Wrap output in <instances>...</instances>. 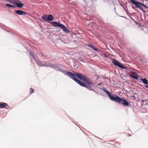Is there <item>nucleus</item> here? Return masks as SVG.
Listing matches in <instances>:
<instances>
[{
	"label": "nucleus",
	"instance_id": "nucleus-19",
	"mask_svg": "<svg viewBox=\"0 0 148 148\" xmlns=\"http://www.w3.org/2000/svg\"><path fill=\"white\" fill-rule=\"evenodd\" d=\"M92 49L96 51H99V49H97V48H95L94 47H93L92 48Z\"/></svg>",
	"mask_w": 148,
	"mask_h": 148
},
{
	"label": "nucleus",
	"instance_id": "nucleus-20",
	"mask_svg": "<svg viewBox=\"0 0 148 148\" xmlns=\"http://www.w3.org/2000/svg\"><path fill=\"white\" fill-rule=\"evenodd\" d=\"M88 46L89 47H90L92 48V49L93 47L92 45H90V44H89Z\"/></svg>",
	"mask_w": 148,
	"mask_h": 148
},
{
	"label": "nucleus",
	"instance_id": "nucleus-11",
	"mask_svg": "<svg viewBox=\"0 0 148 148\" xmlns=\"http://www.w3.org/2000/svg\"><path fill=\"white\" fill-rule=\"evenodd\" d=\"M141 101L145 105H148V99L142 100Z\"/></svg>",
	"mask_w": 148,
	"mask_h": 148
},
{
	"label": "nucleus",
	"instance_id": "nucleus-6",
	"mask_svg": "<svg viewBox=\"0 0 148 148\" xmlns=\"http://www.w3.org/2000/svg\"><path fill=\"white\" fill-rule=\"evenodd\" d=\"M60 27L63 30V31H64V32L67 33H69V31L66 28V27L62 24H61V25Z\"/></svg>",
	"mask_w": 148,
	"mask_h": 148
},
{
	"label": "nucleus",
	"instance_id": "nucleus-4",
	"mask_svg": "<svg viewBox=\"0 0 148 148\" xmlns=\"http://www.w3.org/2000/svg\"><path fill=\"white\" fill-rule=\"evenodd\" d=\"M112 62L115 65L117 66H118L119 67L123 68V69H126V67H125L123 66L122 65V64L120 63L118 61L116 60L115 59H112Z\"/></svg>",
	"mask_w": 148,
	"mask_h": 148
},
{
	"label": "nucleus",
	"instance_id": "nucleus-2",
	"mask_svg": "<svg viewBox=\"0 0 148 148\" xmlns=\"http://www.w3.org/2000/svg\"><path fill=\"white\" fill-rule=\"evenodd\" d=\"M103 91L107 94L110 99L111 100L114 101L119 103H121L124 106L126 107L129 106V103L127 101H126L123 98H120L116 95H114L113 96H112L111 95L110 93L105 89H104Z\"/></svg>",
	"mask_w": 148,
	"mask_h": 148
},
{
	"label": "nucleus",
	"instance_id": "nucleus-7",
	"mask_svg": "<svg viewBox=\"0 0 148 148\" xmlns=\"http://www.w3.org/2000/svg\"><path fill=\"white\" fill-rule=\"evenodd\" d=\"M15 12L18 15H25L26 14V13L21 10L15 11Z\"/></svg>",
	"mask_w": 148,
	"mask_h": 148
},
{
	"label": "nucleus",
	"instance_id": "nucleus-16",
	"mask_svg": "<svg viewBox=\"0 0 148 148\" xmlns=\"http://www.w3.org/2000/svg\"><path fill=\"white\" fill-rule=\"evenodd\" d=\"M130 75V77H132L133 78H134V79H138V77L137 76H136L133 75Z\"/></svg>",
	"mask_w": 148,
	"mask_h": 148
},
{
	"label": "nucleus",
	"instance_id": "nucleus-22",
	"mask_svg": "<svg viewBox=\"0 0 148 148\" xmlns=\"http://www.w3.org/2000/svg\"><path fill=\"white\" fill-rule=\"evenodd\" d=\"M41 54H42V55L43 53H41Z\"/></svg>",
	"mask_w": 148,
	"mask_h": 148
},
{
	"label": "nucleus",
	"instance_id": "nucleus-15",
	"mask_svg": "<svg viewBox=\"0 0 148 148\" xmlns=\"http://www.w3.org/2000/svg\"><path fill=\"white\" fill-rule=\"evenodd\" d=\"M30 94H32V93L34 92V90L32 88H30Z\"/></svg>",
	"mask_w": 148,
	"mask_h": 148
},
{
	"label": "nucleus",
	"instance_id": "nucleus-3",
	"mask_svg": "<svg viewBox=\"0 0 148 148\" xmlns=\"http://www.w3.org/2000/svg\"><path fill=\"white\" fill-rule=\"evenodd\" d=\"M132 3L134 4L136 8H138L141 10L145 12V11L143 9L142 6L144 7L145 9L146 10L147 9H148V7L144 4L142 3H141L136 1L135 0H130Z\"/></svg>",
	"mask_w": 148,
	"mask_h": 148
},
{
	"label": "nucleus",
	"instance_id": "nucleus-9",
	"mask_svg": "<svg viewBox=\"0 0 148 148\" xmlns=\"http://www.w3.org/2000/svg\"><path fill=\"white\" fill-rule=\"evenodd\" d=\"M7 104L6 103L3 102L0 103V108H4L5 106H7Z\"/></svg>",
	"mask_w": 148,
	"mask_h": 148
},
{
	"label": "nucleus",
	"instance_id": "nucleus-12",
	"mask_svg": "<svg viewBox=\"0 0 148 148\" xmlns=\"http://www.w3.org/2000/svg\"><path fill=\"white\" fill-rule=\"evenodd\" d=\"M141 80L143 81V83L145 84H148V81L146 79L144 78V79H142Z\"/></svg>",
	"mask_w": 148,
	"mask_h": 148
},
{
	"label": "nucleus",
	"instance_id": "nucleus-18",
	"mask_svg": "<svg viewBox=\"0 0 148 148\" xmlns=\"http://www.w3.org/2000/svg\"><path fill=\"white\" fill-rule=\"evenodd\" d=\"M29 53L30 56H31V57L33 58L34 59V55L32 54V53L31 52H29Z\"/></svg>",
	"mask_w": 148,
	"mask_h": 148
},
{
	"label": "nucleus",
	"instance_id": "nucleus-14",
	"mask_svg": "<svg viewBox=\"0 0 148 148\" xmlns=\"http://www.w3.org/2000/svg\"><path fill=\"white\" fill-rule=\"evenodd\" d=\"M5 5L6 7H10V8H11V7L14 8L15 7V6H14L12 5H10L9 4H6Z\"/></svg>",
	"mask_w": 148,
	"mask_h": 148
},
{
	"label": "nucleus",
	"instance_id": "nucleus-10",
	"mask_svg": "<svg viewBox=\"0 0 148 148\" xmlns=\"http://www.w3.org/2000/svg\"><path fill=\"white\" fill-rule=\"evenodd\" d=\"M53 16L51 15H49L47 18V21H52L53 20Z\"/></svg>",
	"mask_w": 148,
	"mask_h": 148
},
{
	"label": "nucleus",
	"instance_id": "nucleus-21",
	"mask_svg": "<svg viewBox=\"0 0 148 148\" xmlns=\"http://www.w3.org/2000/svg\"><path fill=\"white\" fill-rule=\"evenodd\" d=\"M146 87L148 88V86H146Z\"/></svg>",
	"mask_w": 148,
	"mask_h": 148
},
{
	"label": "nucleus",
	"instance_id": "nucleus-8",
	"mask_svg": "<svg viewBox=\"0 0 148 148\" xmlns=\"http://www.w3.org/2000/svg\"><path fill=\"white\" fill-rule=\"evenodd\" d=\"M17 1L15 4L16 5L18 8H22L23 5V4L22 3H20V1L19 0H17Z\"/></svg>",
	"mask_w": 148,
	"mask_h": 148
},
{
	"label": "nucleus",
	"instance_id": "nucleus-5",
	"mask_svg": "<svg viewBox=\"0 0 148 148\" xmlns=\"http://www.w3.org/2000/svg\"><path fill=\"white\" fill-rule=\"evenodd\" d=\"M51 24L54 27H60L62 24L59 23H57L56 21H52L51 22Z\"/></svg>",
	"mask_w": 148,
	"mask_h": 148
},
{
	"label": "nucleus",
	"instance_id": "nucleus-17",
	"mask_svg": "<svg viewBox=\"0 0 148 148\" xmlns=\"http://www.w3.org/2000/svg\"><path fill=\"white\" fill-rule=\"evenodd\" d=\"M41 66H47V67L51 66V64H46V65H45V64H42V65H41Z\"/></svg>",
	"mask_w": 148,
	"mask_h": 148
},
{
	"label": "nucleus",
	"instance_id": "nucleus-13",
	"mask_svg": "<svg viewBox=\"0 0 148 148\" xmlns=\"http://www.w3.org/2000/svg\"><path fill=\"white\" fill-rule=\"evenodd\" d=\"M47 16L46 15H44L42 16V18L44 20H45L46 21H47Z\"/></svg>",
	"mask_w": 148,
	"mask_h": 148
},
{
	"label": "nucleus",
	"instance_id": "nucleus-1",
	"mask_svg": "<svg viewBox=\"0 0 148 148\" xmlns=\"http://www.w3.org/2000/svg\"><path fill=\"white\" fill-rule=\"evenodd\" d=\"M66 74L75 82L82 86L91 89L93 85L92 82L87 77L81 73H74L67 72Z\"/></svg>",
	"mask_w": 148,
	"mask_h": 148
}]
</instances>
